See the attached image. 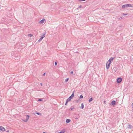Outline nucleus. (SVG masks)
Segmentation results:
<instances>
[{
	"label": "nucleus",
	"mask_w": 133,
	"mask_h": 133,
	"mask_svg": "<svg viewBox=\"0 0 133 133\" xmlns=\"http://www.w3.org/2000/svg\"><path fill=\"white\" fill-rule=\"evenodd\" d=\"M70 74L71 75L73 74V72L72 71H71L70 72Z\"/></svg>",
	"instance_id": "32"
},
{
	"label": "nucleus",
	"mask_w": 133,
	"mask_h": 133,
	"mask_svg": "<svg viewBox=\"0 0 133 133\" xmlns=\"http://www.w3.org/2000/svg\"><path fill=\"white\" fill-rule=\"evenodd\" d=\"M81 7H82V6L81 5H80L79 6V7H78V8H81Z\"/></svg>",
	"instance_id": "35"
},
{
	"label": "nucleus",
	"mask_w": 133,
	"mask_h": 133,
	"mask_svg": "<svg viewBox=\"0 0 133 133\" xmlns=\"http://www.w3.org/2000/svg\"><path fill=\"white\" fill-rule=\"evenodd\" d=\"M122 14H123V15H124V16H125V15H127L128 14H125L124 13H122Z\"/></svg>",
	"instance_id": "26"
},
{
	"label": "nucleus",
	"mask_w": 133,
	"mask_h": 133,
	"mask_svg": "<svg viewBox=\"0 0 133 133\" xmlns=\"http://www.w3.org/2000/svg\"><path fill=\"white\" fill-rule=\"evenodd\" d=\"M17 59H19V58H20V56H18L17 57Z\"/></svg>",
	"instance_id": "31"
},
{
	"label": "nucleus",
	"mask_w": 133,
	"mask_h": 133,
	"mask_svg": "<svg viewBox=\"0 0 133 133\" xmlns=\"http://www.w3.org/2000/svg\"><path fill=\"white\" fill-rule=\"evenodd\" d=\"M132 5L131 4H126L122 6V9H123L125 8H127L128 7H131Z\"/></svg>",
	"instance_id": "2"
},
{
	"label": "nucleus",
	"mask_w": 133,
	"mask_h": 133,
	"mask_svg": "<svg viewBox=\"0 0 133 133\" xmlns=\"http://www.w3.org/2000/svg\"><path fill=\"white\" fill-rule=\"evenodd\" d=\"M46 33L45 32L44 33H42V36H41V37H43V38L45 37Z\"/></svg>",
	"instance_id": "8"
},
{
	"label": "nucleus",
	"mask_w": 133,
	"mask_h": 133,
	"mask_svg": "<svg viewBox=\"0 0 133 133\" xmlns=\"http://www.w3.org/2000/svg\"><path fill=\"white\" fill-rule=\"evenodd\" d=\"M0 130L2 131H4L5 130V129L3 127L1 126L0 127Z\"/></svg>",
	"instance_id": "7"
},
{
	"label": "nucleus",
	"mask_w": 133,
	"mask_h": 133,
	"mask_svg": "<svg viewBox=\"0 0 133 133\" xmlns=\"http://www.w3.org/2000/svg\"><path fill=\"white\" fill-rule=\"evenodd\" d=\"M78 116V117H76V116H74V117L76 119H78V118L79 117V116L78 114L77 115Z\"/></svg>",
	"instance_id": "17"
},
{
	"label": "nucleus",
	"mask_w": 133,
	"mask_h": 133,
	"mask_svg": "<svg viewBox=\"0 0 133 133\" xmlns=\"http://www.w3.org/2000/svg\"><path fill=\"white\" fill-rule=\"evenodd\" d=\"M7 132H9V130H8L7 131H6Z\"/></svg>",
	"instance_id": "39"
},
{
	"label": "nucleus",
	"mask_w": 133,
	"mask_h": 133,
	"mask_svg": "<svg viewBox=\"0 0 133 133\" xmlns=\"http://www.w3.org/2000/svg\"><path fill=\"white\" fill-rule=\"evenodd\" d=\"M120 18H121V19H122V17L121 16Z\"/></svg>",
	"instance_id": "36"
},
{
	"label": "nucleus",
	"mask_w": 133,
	"mask_h": 133,
	"mask_svg": "<svg viewBox=\"0 0 133 133\" xmlns=\"http://www.w3.org/2000/svg\"><path fill=\"white\" fill-rule=\"evenodd\" d=\"M71 121V120L69 119H67L66 121V123H68L70 122Z\"/></svg>",
	"instance_id": "9"
},
{
	"label": "nucleus",
	"mask_w": 133,
	"mask_h": 133,
	"mask_svg": "<svg viewBox=\"0 0 133 133\" xmlns=\"http://www.w3.org/2000/svg\"><path fill=\"white\" fill-rule=\"evenodd\" d=\"M122 81V78L121 77H119L117 78V83H119L121 82Z\"/></svg>",
	"instance_id": "3"
},
{
	"label": "nucleus",
	"mask_w": 133,
	"mask_h": 133,
	"mask_svg": "<svg viewBox=\"0 0 133 133\" xmlns=\"http://www.w3.org/2000/svg\"><path fill=\"white\" fill-rule=\"evenodd\" d=\"M106 103V101H104V104H105Z\"/></svg>",
	"instance_id": "34"
},
{
	"label": "nucleus",
	"mask_w": 133,
	"mask_h": 133,
	"mask_svg": "<svg viewBox=\"0 0 133 133\" xmlns=\"http://www.w3.org/2000/svg\"><path fill=\"white\" fill-rule=\"evenodd\" d=\"M69 79V78L66 79L65 81V82H68V81Z\"/></svg>",
	"instance_id": "19"
},
{
	"label": "nucleus",
	"mask_w": 133,
	"mask_h": 133,
	"mask_svg": "<svg viewBox=\"0 0 133 133\" xmlns=\"http://www.w3.org/2000/svg\"><path fill=\"white\" fill-rule=\"evenodd\" d=\"M129 128L130 129L131 127V126L130 124H129L127 127Z\"/></svg>",
	"instance_id": "21"
},
{
	"label": "nucleus",
	"mask_w": 133,
	"mask_h": 133,
	"mask_svg": "<svg viewBox=\"0 0 133 133\" xmlns=\"http://www.w3.org/2000/svg\"><path fill=\"white\" fill-rule=\"evenodd\" d=\"M74 91L72 92L71 96H70L69 97L66 99L70 101H71V99H72L74 96Z\"/></svg>",
	"instance_id": "1"
},
{
	"label": "nucleus",
	"mask_w": 133,
	"mask_h": 133,
	"mask_svg": "<svg viewBox=\"0 0 133 133\" xmlns=\"http://www.w3.org/2000/svg\"><path fill=\"white\" fill-rule=\"evenodd\" d=\"M30 116H29V115H26V118L27 119H29Z\"/></svg>",
	"instance_id": "20"
},
{
	"label": "nucleus",
	"mask_w": 133,
	"mask_h": 133,
	"mask_svg": "<svg viewBox=\"0 0 133 133\" xmlns=\"http://www.w3.org/2000/svg\"><path fill=\"white\" fill-rule=\"evenodd\" d=\"M38 101H39L40 102V101H42V98H39V99H38Z\"/></svg>",
	"instance_id": "25"
},
{
	"label": "nucleus",
	"mask_w": 133,
	"mask_h": 133,
	"mask_svg": "<svg viewBox=\"0 0 133 133\" xmlns=\"http://www.w3.org/2000/svg\"><path fill=\"white\" fill-rule=\"evenodd\" d=\"M35 113L36 114H37L38 115H42L41 113H39V112H36Z\"/></svg>",
	"instance_id": "18"
},
{
	"label": "nucleus",
	"mask_w": 133,
	"mask_h": 133,
	"mask_svg": "<svg viewBox=\"0 0 133 133\" xmlns=\"http://www.w3.org/2000/svg\"><path fill=\"white\" fill-rule=\"evenodd\" d=\"M28 36L29 37H31L32 36V34H28Z\"/></svg>",
	"instance_id": "24"
},
{
	"label": "nucleus",
	"mask_w": 133,
	"mask_h": 133,
	"mask_svg": "<svg viewBox=\"0 0 133 133\" xmlns=\"http://www.w3.org/2000/svg\"><path fill=\"white\" fill-rule=\"evenodd\" d=\"M74 108V107L73 106H72L69 109V110H72Z\"/></svg>",
	"instance_id": "15"
},
{
	"label": "nucleus",
	"mask_w": 133,
	"mask_h": 133,
	"mask_svg": "<svg viewBox=\"0 0 133 133\" xmlns=\"http://www.w3.org/2000/svg\"><path fill=\"white\" fill-rule=\"evenodd\" d=\"M117 69V68L114 67L112 69V70L114 71V72H116Z\"/></svg>",
	"instance_id": "11"
},
{
	"label": "nucleus",
	"mask_w": 133,
	"mask_h": 133,
	"mask_svg": "<svg viewBox=\"0 0 133 133\" xmlns=\"http://www.w3.org/2000/svg\"><path fill=\"white\" fill-rule=\"evenodd\" d=\"M64 131H61L60 132H59L58 133H64Z\"/></svg>",
	"instance_id": "27"
},
{
	"label": "nucleus",
	"mask_w": 133,
	"mask_h": 133,
	"mask_svg": "<svg viewBox=\"0 0 133 133\" xmlns=\"http://www.w3.org/2000/svg\"><path fill=\"white\" fill-rule=\"evenodd\" d=\"M57 63L56 62H55V66H56L57 65Z\"/></svg>",
	"instance_id": "30"
},
{
	"label": "nucleus",
	"mask_w": 133,
	"mask_h": 133,
	"mask_svg": "<svg viewBox=\"0 0 133 133\" xmlns=\"http://www.w3.org/2000/svg\"><path fill=\"white\" fill-rule=\"evenodd\" d=\"M45 73H44L42 75V76H45Z\"/></svg>",
	"instance_id": "33"
},
{
	"label": "nucleus",
	"mask_w": 133,
	"mask_h": 133,
	"mask_svg": "<svg viewBox=\"0 0 133 133\" xmlns=\"http://www.w3.org/2000/svg\"><path fill=\"white\" fill-rule=\"evenodd\" d=\"M22 120L23 121H24L25 122H27L28 120V119H27L26 118V119H25V120H23V119H22Z\"/></svg>",
	"instance_id": "22"
},
{
	"label": "nucleus",
	"mask_w": 133,
	"mask_h": 133,
	"mask_svg": "<svg viewBox=\"0 0 133 133\" xmlns=\"http://www.w3.org/2000/svg\"><path fill=\"white\" fill-rule=\"evenodd\" d=\"M79 9V8L78 7V8L77 9L78 10Z\"/></svg>",
	"instance_id": "38"
},
{
	"label": "nucleus",
	"mask_w": 133,
	"mask_h": 133,
	"mask_svg": "<svg viewBox=\"0 0 133 133\" xmlns=\"http://www.w3.org/2000/svg\"><path fill=\"white\" fill-rule=\"evenodd\" d=\"M45 20V19H43L40 21L39 22L41 24H42L43 23Z\"/></svg>",
	"instance_id": "10"
},
{
	"label": "nucleus",
	"mask_w": 133,
	"mask_h": 133,
	"mask_svg": "<svg viewBox=\"0 0 133 133\" xmlns=\"http://www.w3.org/2000/svg\"><path fill=\"white\" fill-rule=\"evenodd\" d=\"M116 101H115L114 100L112 101L110 105H111L112 106H114L116 105Z\"/></svg>",
	"instance_id": "5"
},
{
	"label": "nucleus",
	"mask_w": 133,
	"mask_h": 133,
	"mask_svg": "<svg viewBox=\"0 0 133 133\" xmlns=\"http://www.w3.org/2000/svg\"><path fill=\"white\" fill-rule=\"evenodd\" d=\"M83 98V95H81L79 97V100H82V99Z\"/></svg>",
	"instance_id": "13"
},
{
	"label": "nucleus",
	"mask_w": 133,
	"mask_h": 133,
	"mask_svg": "<svg viewBox=\"0 0 133 133\" xmlns=\"http://www.w3.org/2000/svg\"><path fill=\"white\" fill-rule=\"evenodd\" d=\"M111 63H108L107 62L106 63V68L107 69H109V67L110 66V64Z\"/></svg>",
	"instance_id": "4"
},
{
	"label": "nucleus",
	"mask_w": 133,
	"mask_h": 133,
	"mask_svg": "<svg viewBox=\"0 0 133 133\" xmlns=\"http://www.w3.org/2000/svg\"><path fill=\"white\" fill-rule=\"evenodd\" d=\"M79 2L83 1H85L86 0H78Z\"/></svg>",
	"instance_id": "29"
},
{
	"label": "nucleus",
	"mask_w": 133,
	"mask_h": 133,
	"mask_svg": "<svg viewBox=\"0 0 133 133\" xmlns=\"http://www.w3.org/2000/svg\"><path fill=\"white\" fill-rule=\"evenodd\" d=\"M75 101H76V102L77 103H78V102H79V100H76Z\"/></svg>",
	"instance_id": "28"
},
{
	"label": "nucleus",
	"mask_w": 133,
	"mask_h": 133,
	"mask_svg": "<svg viewBox=\"0 0 133 133\" xmlns=\"http://www.w3.org/2000/svg\"><path fill=\"white\" fill-rule=\"evenodd\" d=\"M40 84H41V85L42 86V83H40Z\"/></svg>",
	"instance_id": "37"
},
{
	"label": "nucleus",
	"mask_w": 133,
	"mask_h": 133,
	"mask_svg": "<svg viewBox=\"0 0 133 133\" xmlns=\"http://www.w3.org/2000/svg\"><path fill=\"white\" fill-rule=\"evenodd\" d=\"M115 58H113V57H111L109 59L108 61V63H111V62H112L113 61V59Z\"/></svg>",
	"instance_id": "6"
},
{
	"label": "nucleus",
	"mask_w": 133,
	"mask_h": 133,
	"mask_svg": "<svg viewBox=\"0 0 133 133\" xmlns=\"http://www.w3.org/2000/svg\"><path fill=\"white\" fill-rule=\"evenodd\" d=\"M93 100L92 98L91 97L90 99H89V102H91Z\"/></svg>",
	"instance_id": "16"
},
{
	"label": "nucleus",
	"mask_w": 133,
	"mask_h": 133,
	"mask_svg": "<svg viewBox=\"0 0 133 133\" xmlns=\"http://www.w3.org/2000/svg\"><path fill=\"white\" fill-rule=\"evenodd\" d=\"M81 108L83 109L84 108V105L83 103H82L81 104Z\"/></svg>",
	"instance_id": "14"
},
{
	"label": "nucleus",
	"mask_w": 133,
	"mask_h": 133,
	"mask_svg": "<svg viewBox=\"0 0 133 133\" xmlns=\"http://www.w3.org/2000/svg\"><path fill=\"white\" fill-rule=\"evenodd\" d=\"M39 37H40V39H39L38 41V42H40L41 41L42 39H43V37H41V36H40Z\"/></svg>",
	"instance_id": "12"
},
{
	"label": "nucleus",
	"mask_w": 133,
	"mask_h": 133,
	"mask_svg": "<svg viewBox=\"0 0 133 133\" xmlns=\"http://www.w3.org/2000/svg\"><path fill=\"white\" fill-rule=\"evenodd\" d=\"M68 102H69V101H68L67 100H66V102H65V105H67V103H68Z\"/></svg>",
	"instance_id": "23"
}]
</instances>
